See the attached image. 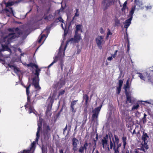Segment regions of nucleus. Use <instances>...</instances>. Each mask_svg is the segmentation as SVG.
<instances>
[{
  "mask_svg": "<svg viewBox=\"0 0 153 153\" xmlns=\"http://www.w3.org/2000/svg\"><path fill=\"white\" fill-rule=\"evenodd\" d=\"M62 44L59 49V51L58 54L54 58V60L48 66V68H50L54 63H56L58 60H60L59 64L60 65L62 71L63 70V67L64 66L63 61L62 59V58L64 57L65 55V51L66 48V45H65L63 48H62Z\"/></svg>",
  "mask_w": 153,
  "mask_h": 153,
  "instance_id": "nucleus-1",
  "label": "nucleus"
},
{
  "mask_svg": "<svg viewBox=\"0 0 153 153\" xmlns=\"http://www.w3.org/2000/svg\"><path fill=\"white\" fill-rule=\"evenodd\" d=\"M8 30L10 31H13V32L9 34L7 36L4 38V42H5V44L7 45L12 42L13 40L18 37L21 33L18 27L13 29L9 28Z\"/></svg>",
  "mask_w": 153,
  "mask_h": 153,
  "instance_id": "nucleus-2",
  "label": "nucleus"
},
{
  "mask_svg": "<svg viewBox=\"0 0 153 153\" xmlns=\"http://www.w3.org/2000/svg\"><path fill=\"white\" fill-rule=\"evenodd\" d=\"M101 107L102 105L100 106H99L97 108H95L94 110L92 111V112L93 114L92 117V121H97V120L98 116L99 114Z\"/></svg>",
  "mask_w": 153,
  "mask_h": 153,
  "instance_id": "nucleus-3",
  "label": "nucleus"
},
{
  "mask_svg": "<svg viewBox=\"0 0 153 153\" xmlns=\"http://www.w3.org/2000/svg\"><path fill=\"white\" fill-rule=\"evenodd\" d=\"M115 0H103L102 3V7L104 10H105L107 9L111 4H114Z\"/></svg>",
  "mask_w": 153,
  "mask_h": 153,
  "instance_id": "nucleus-4",
  "label": "nucleus"
},
{
  "mask_svg": "<svg viewBox=\"0 0 153 153\" xmlns=\"http://www.w3.org/2000/svg\"><path fill=\"white\" fill-rule=\"evenodd\" d=\"M33 85L36 89V91H39L41 89V87L39 85V76L37 78V76L33 78Z\"/></svg>",
  "mask_w": 153,
  "mask_h": 153,
  "instance_id": "nucleus-5",
  "label": "nucleus"
},
{
  "mask_svg": "<svg viewBox=\"0 0 153 153\" xmlns=\"http://www.w3.org/2000/svg\"><path fill=\"white\" fill-rule=\"evenodd\" d=\"M126 101L127 104H130V105L132 104L134 102V100L129 93L126 94Z\"/></svg>",
  "mask_w": 153,
  "mask_h": 153,
  "instance_id": "nucleus-6",
  "label": "nucleus"
},
{
  "mask_svg": "<svg viewBox=\"0 0 153 153\" xmlns=\"http://www.w3.org/2000/svg\"><path fill=\"white\" fill-rule=\"evenodd\" d=\"M103 36H99L96 39V43L98 47L100 48H102L101 44L103 41Z\"/></svg>",
  "mask_w": 153,
  "mask_h": 153,
  "instance_id": "nucleus-7",
  "label": "nucleus"
},
{
  "mask_svg": "<svg viewBox=\"0 0 153 153\" xmlns=\"http://www.w3.org/2000/svg\"><path fill=\"white\" fill-rule=\"evenodd\" d=\"M108 134H106L105 137H103V139L101 140L102 147L104 149L106 148L105 146L108 145Z\"/></svg>",
  "mask_w": 153,
  "mask_h": 153,
  "instance_id": "nucleus-8",
  "label": "nucleus"
},
{
  "mask_svg": "<svg viewBox=\"0 0 153 153\" xmlns=\"http://www.w3.org/2000/svg\"><path fill=\"white\" fill-rule=\"evenodd\" d=\"M88 146V143H87V141L85 142V143L83 145V146H81L79 148V152L80 153H84V150L85 151V152H86L87 150V147Z\"/></svg>",
  "mask_w": 153,
  "mask_h": 153,
  "instance_id": "nucleus-9",
  "label": "nucleus"
},
{
  "mask_svg": "<svg viewBox=\"0 0 153 153\" xmlns=\"http://www.w3.org/2000/svg\"><path fill=\"white\" fill-rule=\"evenodd\" d=\"M37 125L38 128H37V131L36 134V138L35 141L37 142L38 141L39 137L40 136L39 133V132L40 130L41 129L42 122L40 121L38 122Z\"/></svg>",
  "mask_w": 153,
  "mask_h": 153,
  "instance_id": "nucleus-10",
  "label": "nucleus"
},
{
  "mask_svg": "<svg viewBox=\"0 0 153 153\" xmlns=\"http://www.w3.org/2000/svg\"><path fill=\"white\" fill-rule=\"evenodd\" d=\"M4 12L7 14V15L8 16H10V14H13V11L11 7H6L4 8Z\"/></svg>",
  "mask_w": 153,
  "mask_h": 153,
  "instance_id": "nucleus-11",
  "label": "nucleus"
},
{
  "mask_svg": "<svg viewBox=\"0 0 153 153\" xmlns=\"http://www.w3.org/2000/svg\"><path fill=\"white\" fill-rule=\"evenodd\" d=\"M132 18L133 17L132 16H130L129 19L126 20L124 22L125 25L124 26V27L125 28H126L127 29L130 25L131 24V21L132 19Z\"/></svg>",
  "mask_w": 153,
  "mask_h": 153,
  "instance_id": "nucleus-12",
  "label": "nucleus"
},
{
  "mask_svg": "<svg viewBox=\"0 0 153 153\" xmlns=\"http://www.w3.org/2000/svg\"><path fill=\"white\" fill-rule=\"evenodd\" d=\"M51 129L49 126H46L44 130V134L45 136L49 137L50 136V134L49 133V131H50Z\"/></svg>",
  "mask_w": 153,
  "mask_h": 153,
  "instance_id": "nucleus-13",
  "label": "nucleus"
},
{
  "mask_svg": "<svg viewBox=\"0 0 153 153\" xmlns=\"http://www.w3.org/2000/svg\"><path fill=\"white\" fill-rule=\"evenodd\" d=\"M74 41L75 42H78L81 39L80 34L78 33H75L74 37Z\"/></svg>",
  "mask_w": 153,
  "mask_h": 153,
  "instance_id": "nucleus-14",
  "label": "nucleus"
},
{
  "mask_svg": "<svg viewBox=\"0 0 153 153\" xmlns=\"http://www.w3.org/2000/svg\"><path fill=\"white\" fill-rule=\"evenodd\" d=\"M35 143H36L35 141L33 142L31 144V147L30 148V150H24L23 152H21L20 153H30V150L31 149L34 148Z\"/></svg>",
  "mask_w": 153,
  "mask_h": 153,
  "instance_id": "nucleus-15",
  "label": "nucleus"
},
{
  "mask_svg": "<svg viewBox=\"0 0 153 153\" xmlns=\"http://www.w3.org/2000/svg\"><path fill=\"white\" fill-rule=\"evenodd\" d=\"M33 67H35V68H36L35 71V75L36 76H37V78H38V76H39V73L40 72L41 70L38 68V66L36 65L35 64H34Z\"/></svg>",
  "mask_w": 153,
  "mask_h": 153,
  "instance_id": "nucleus-16",
  "label": "nucleus"
},
{
  "mask_svg": "<svg viewBox=\"0 0 153 153\" xmlns=\"http://www.w3.org/2000/svg\"><path fill=\"white\" fill-rule=\"evenodd\" d=\"M129 88V80H128L126 83V85L124 86V89L125 90V94L129 93L127 91V90Z\"/></svg>",
  "mask_w": 153,
  "mask_h": 153,
  "instance_id": "nucleus-17",
  "label": "nucleus"
},
{
  "mask_svg": "<svg viewBox=\"0 0 153 153\" xmlns=\"http://www.w3.org/2000/svg\"><path fill=\"white\" fill-rule=\"evenodd\" d=\"M143 132V134L141 138L143 141H145L147 140L149 138V137L146 133H145L144 131Z\"/></svg>",
  "mask_w": 153,
  "mask_h": 153,
  "instance_id": "nucleus-18",
  "label": "nucleus"
},
{
  "mask_svg": "<svg viewBox=\"0 0 153 153\" xmlns=\"http://www.w3.org/2000/svg\"><path fill=\"white\" fill-rule=\"evenodd\" d=\"M72 145L73 146H77V144L79 143L78 140L75 137L73 138L72 139Z\"/></svg>",
  "mask_w": 153,
  "mask_h": 153,
  "instance_id": "nucleus-19",
  "label": "nucleus"
},
{
  "mask_svg": "<svg viewBox=\"0 0 153 153\" xmlns=\"http://www.w3.org/2000/svg\"><path fill=\"white\" fill-rule=\"evenodd\" d=\"M19 2V1H16L15 2L14 1H10V2H8L7 3H6V7H9L13 5L15 3H18Z\"/></svg>",
  "mask_w": 153,
  "mask_h": 153,
  "instance_id": "nucleus-20",
  "label": "nucleus"
},
{
  "mask_svg": "<svg viewBox=\"0 0 153 153\" xmlns=\"http://www.w3.org/2000/svg\"><path fill=\"white\" fill-rule=\"evenodd\" d=\"M8 66L10 68H13L14 72L16 74L19 73L20 71L19 70L18 68H16V67L14 65H9Z\"/></svg>",
  "mask_w": 153,
  "mask_h": 153,
  "instance_id": "nucleus-21",
  "label": "nucleus"
},
{
  "mask_svg": "<svg viewBox=\"0 0 153 153\" xmlns=\"http://www.w3.org/2000/svg\"><path fill=\"white\" fill-rule=\"evenodd\" d=\"M83 100H85V104L87 105L89 100V97L87 94H85L83 95Z\"/></svg>",
  "mask_w": 153,
  "mask_h": 153,
  "instance_id": "nucleus-22",
  "label": "nucleus"
},
{
  "mask_svg": "<svg viewBox=\"0 0 153 153\" xmlns=\"http://www.w3.org/2000/svg\"><path fill=\"white\" fill-rule=\"evenodd\" d=\"M71 125L70 123H69L68 125L67 124H66V126L65 128L63 129V133L64 134L65 131L67 130L68 127V133L69 132L71 129Z\"/></svg>",
  "mask_w": 153,
  "mask_h": 153,
  "instance_id": "nucleus-23",
  "label": "nucleus"
},
{
  "mask_svg": "<svg viewBox=\"0 0 153 153\" xmlns=\"http://www.w3.org/2000/svg\"><path fill=\"white\" fill-rule=\"evenodd\" d=\"M122 140L123 141V148H125L127 144L126 143V140H127V138L126 137L123 136L122 137Z\"/></svg>",
  "mask_w": 153,
  "mask_h": 153,
  "instance_id": "nucleus-24",
  "label": "nucleus"
},
{
  "mask_svg": "<svg viewBox=\"0 0 153 153\" xmlns=\"http://www.w3.org/2000/svg\"><path fill=\"white\" fill-rule=\"evenodd\" d=\"M135 1L136 2V4L135 5L134 7H133L132 9L131 10L130 12V14L131 15L130 16H132L133 17V14L134 12V10H135V8L136 5H138V2L137 1L136 2V0H135Z\"/></svg>",
  "mask_w": 153,
  "mask_h": 153,
  "instance_id": "nucleus-25",
  "label": "nucleus"
},
{
  "mask_svg": "<svg viewBox=\"0 0 153 153\" xmlns=\"http://www.w3.org/2000/svg\"><path fill=\"white\" fill-rule=\"evenodd\" d=\"M81 26L82 25H77L76 26L75 33H78V32L80 30L81 32L82 31V30L81 29Z\"/></svg>",
  "mask_w": 153,
  "mask_h": 153,
  "instance_id": "nucleus-26",
  "label": "nucleus"
},
{
  "mask_svg": "<svg viewBox=\"0 0 153 153\" xmlns=\"http://www.w3.org/2000/svg\"><path fill=\"white\" fill-rule=\"evenodd\" d=\"M46 114L47 117H50L51 116L52 113L50 109H49L48 108L46 111Z\"/></svg>",
  "mask_w": 153,
  "mask_h": 153,
  "instance_id": "nucleus-27",
  "label": "nucleus"
},
{
  "mask_svg": "<svg viewBox=\"0 0 153 153\" xmlns=\"http://www.w3.org/2000/svg\"><path fill=\"white\" fill-rule=\"evenodd\" d=\"M70 110L73 114H74L76 112V109L74 106H70Z\"/></svg>",
  "mask_w": 153,
  "mask_h": 153,
  "instance_id": "nucleus-28",
  "label": "nucleus"
},
{
  "mask_svg": "<svg viewBox=\"0 0 153 153\" xmlns=\"http://www.w3.org/2000/svg\"><path fill=\"white\" fill-rule=\"evenodd\" d=\"M59 21L65 24V23L64 22V20L61 17H59L55 20V22H58Z\"/></svg>",
  "mask_w": 153,
  "mask_h": 153,
  "instance_id": "nucleus-29",
  "label": "nucleus"
},
{
  "mask_svg": "<svg viewBox=\"0 0 153 153\" xmlns=\"http://www.w3.org/2000/svg\"><path fill=\"white\" fill-rule=\"evenodd\" d=\"M114 137L115 140V142L116 144H118L119 142V139L118 137L116 135L114 134Z\"/></svg>",
  "mask_w": 153,
  "mask_h": 153,
  "instance_id": "nucleus-30",
  "label": "nucleus"
},
{
  "mask_svg": "<svg viewBox=\"0 0 153 153\" xmlns=\"http://www.w3.org/2000/svg\"><path fill=\"white\" fill-rule=\"evenodd\" d=\"M31 84H30L26 88V92L27 95H29L30 94L29 89L31 86Z\"/></svg>",
  "mask_w": 153,
  "mask_h": 153,
  "instance_id": "nucleus-31",
  "label": "nucleus"
},
{
  "mask_svg": "<svg viewBox=\"0 0 153 153\" xmlns=\"http://www.w3.org/2000/svg\"><path fill=\"white\" fill-rule=\"evenodd\" d=\"M47 150V148L45 147L44 145H42V153H46Z\"/></svg>",
  "mask_w": 153,
  "mask_h": 153,
  "instance_id": "nucleus-32",
  "label": "nucleus"
},
{
  "mask_svg": "<svg viewBox=\"0 0 153 153\" xmlns=\"http://www.w3.org/2000/svg\"><path fill=\"white\" fill-rule=\"evenodd\" d=\"M77 101L78 100H76L72 101L71 102L70 106H74L75 107V106L76 105Z\"/></svg>",
  "mask_w": 153,
  "mask_h": 153,
  "instance_id": "nucleus-33",
  "label": "nucleus"
},
{
  "mask_svg": "<svg viewBox=\"0 0 153 153\" xmlns=\"http://www.w3.org/2000/svg\"><path fill=\"white\" fill-rule=\"evenodd\" d=\"M139 107V105L138 104H137L135 105H134L132 108L131 110L133 111L135 110H137L138 108Z\"/></svg>",
  "mask_w": 153,
  "mask_h": 153,
  "instance_id": "nucleus-34",
  "label": "nucleus"
},
{
  "mask_svg": "<svg viewBox=\"0 0 153 153\" xmlns=\"http://www.w3.org/2000/svg\"><path fill=\"white\" fill-rule=\"evenodd\" d=\"M79 16V9H76V13L75 14V15L73 17V19H74V18L76 17H77Z\"/></svg>",
  "mask_w": 153,
  "mask_h": 153,
  "instance_id": "nucleus-35",
  "label": "nucleus"
},
{
  "mask_svg": "<svg viewBox=\"0 0 153 153\" xmlns=\"http://www.w3.org/2000/svg\"><path fill=\"white\" fill-rule=\"evenodd\" d=\"M110 141V149H112L113 147V142H112V141L111 140V137H109Z\"/></svg>",
  "mask_w": 153,
  "mask_h": 153,
  "instance_id": "nucleus-36",
  "label": "nucleus"
},
{
  "mask_svg": "<svg viewBox=\"0 0 153 153\" xmlns=\"http://www.w3.org/2000/svg\"><path fill=\"white\" fill-rule=\"evenodd\" d=\"M123 79H120L119 80V86L122 87L123 82Z\"/></svg>",
  "mask_w": 153,
  "mask_h": 153,
  "instance_id": "nucleus-37",
  "label": "nucleus"
},
{
  "mask_svg": "<svg viewBox=\"0 0 153 153\" xmlns=\"http://www.w3.org/2000/svg\"><path fill=\"white\" fill-rule=\"evenodd\" d=\"M121 87H120V86H118L117 88V94H119L120 93V91H121Z\"/></svg>",
  "mask_w": 153,
  "mask_h": 153,
  "instance_id": "nucleus-38",
  "label": "nucleus"
},
{
  "mask_svg": "<svg viewBox=\"0 0 153 153\" xmlns=\"http://www.w3.org/2000/svg\"><path fill=\"white\" fill-rule=\"evenodd\" d=\"M45 37V35L44 34L41 36L40 38V39H39V40L38 41V42L39 43H40L41 42L42 40V39H43V37Z\"/></svg>",
  "mask_w": 153,
  "mask_h": 153,
  "instance_id": "nucleus-39",
  "label": "nucleus"
},
{
  "mask_svg": "<svg viewBox=\"0 0 153 153\" xmlns=\"http://www.w3.org/2000/svg\"><path fill=\"white\" fill-rule=\"evenodd\" d=\"M113 149L114 151V153H119L118 149H116V148L115 147H114Z\"/></svg>",
  "mask_w": 153,
  "mask_h": 153,
  "instance_id": "nucleus-40",
  "label": "nucleus"
},
{
  "mask_svg": "<svg viewBox=\"0 0 153 153\" xmlns=\"http://www.w3.org/2000/svg\"><path fill=\"white\" fill-rule=\"evenodd\" d=\"M138 76L141 79H142L144 81L145 80V77L143 76L142 74H141L140 75H138Z\"/></svg>",
  "mask_w": 153,
  "mask_h": 153,
  "instance_id": "nucleus-41",
  "label": "nucleus"
},
{
  "mask_svg": "<svg viewBox=\"0 0 153 153\" xmlns=\"http://www.w3.org/2000/svg\"><path fill=\"white\" fill-rule=\"evenodd\" d=\"M65 92V90H62V91H60L59 93V96L60 95H62Z\"/></svg>",
  "mask_w": 153,
  "mask_h": 153,
  "instance_id": "nucleus-42",
  "label": "nucleus"
},
{
  "mask_svg": "<svg viewBox=\"0 0 153 153\" xmlns=\"http://www.w3.org/2000/svg\"><path fill=\"white\" fill-rule=\"evenodd\" d=\"M77 146H73L72 150L74 151V153L76 151L77 149Z\"/></svg>",
  "mask_w": 153,
  "mask_h": 153,
  "instance_id": "nucleus-43",
  "label": "nucleus"
},
{
  "mask_svg": "<svg viewBox=\"0 0 153 153\" xmlns=\"http://www.w3.org/2000/svg\"><path fill=\"white\" fill-rule=\"evenodd\" d=\"M142 146L144 148H145L146 149H148L149 148L148 146H146L145 145H144L142 143Z\"/></svg>",
  "mask_w": 153,
  "mask_h": 153,
  "instance_id": "nucleus-44",
  "label": "nucleus"
},
{
  "mask_svg": "<svg viewBox=\"0 0 153 153\" xmlns=\"http://www.w3.org/2000/svg\"><path fill=\"white\" fill-rule=\"evenodd\" d=\"M142 120L143 123V124H145L146 122V117H143L142 118Z\"/></svg>",
  "mask_w": 153,
  "mask_h": 153,
  "instance_id": "nucleus-45",
  "label": "nucleus"
},
{
  "mask_svg": "<svg viewBox=\"0 0 153 153\" xmlns=\"http://www.w3.org/2000/svg\"><path fill=\"white\" fill-rule=\"evenodd\" d=\"M117 147L116 148V149H118L121 146V143H118V144H117Z\"/></svg>",
  "mask_w": 153,
  "mask_h": 153,
  "instance_id": "nucleus-46",
  "label": "nucleus"
},
{
  "mask_svg": "<svg viewBox=\"0 0 153 153\" xmlns=\"http://www.w3.org/2000/svg\"><path fill=\"white\" fill-rule=\"evenodd\" d=\"M32 112H33V109L31 107H30L29 108V113L30 114Z\"/></svg>",
  "mask_w": 153,
  "mask_h": 153,
  "instance_id": "nucleus-47",
  "label": "nucleus"
},
{
  "mask_svg": "<svg viewBox=\"0 0 153 153\" xmlns=\"http://www.w3.org/2000/svg\"><path fill=\"white\" fill-rule=\"evenodd\" d=\"M117 50L115 51L114 53L113 54H112V56L113 57V58H115L116 57V56L117 54Z\"/></svg>",
  "mask_w": 153,
  "mask_h": 153,
  "instance_id": "nucleus-48",
  "label": "nucleus"
},
{
  "mask_svg": "<svg viewBox=\"0 0 153 153\" xmlns=\"http://www.w3.org/2000/svg\"><path fill=\"white\" fill-rule=\"evenodd\" d=\"M34 64L33 63H30V64L27 65V66L28 67H33Z\"/></svg>",
  "mask_w": 153,
  "mask_h": 153,
  "instance_id": "nucleus-49",
  "label": "nucleus"
},
{
  "mask_svg": "<svg viewBox=\"0 0 153 153\" xmlns=\"http://www.w3.org/2000/svg\"><path fill=\"white\" fill-rule=\"evenodd\" d=\"M146 77L147 78H149V77H150V74H148V73H147V72H146ZM148 81L149 82H150V81H151V79H150L149 78L148 79Z\"/></svg>",
  "mask_w": 153,
  "mask_h": 153,
  "instance_id": "nucleus-50",
  "label": "nucleus"
},
{
  "mask_svg": "<svg viewBox=\"0 0 153 153\" xmlns=\"http://www.w3.org/2000/svg\"><path fill=\"white\" fill-rule=\"evenodd\" d=\"M51 27H46L44 30H46L47 33H49V31L50 30Z\"/></svg>",
  "mask_w": 153,
  "mask_h": 153,
  "instance_id": "nucleus-51",
  "label": "nucleus"
},
{
  "mask_svg": "<svg viewBox=\"0 0 153 153\" xmlns=\"http://www.w3.org/2000/svg\"><path fill=\"white\" fill-rule=\"evenodd\" d=\"M139 149L140 150H142L144 152H146V151L145 150V149L142 146L140 148V149Z\"/></svg>",
  "mask_w": 153,
  "mask_h": 153,
  "instance_id": "nucleus-52",
  "label": "nucleus"
},
{
  "mask_svg": "<svg viewBox=\"0 0 153 153\" xmlns=\"http://www.w3.org/2000/svg\"><path fill=\"white\" fill-rule=\"evenodd\" d=\"M27 101L28 102H30V97L29 96V95H27Z\"/></svg>",
  "mask_w": 153,
  "mask_h": 153,
  "instance_id": "nucleus-53",
  "label": "nucleus"
},
{
  "mask_svg": "<svg viewBox=\"0 0 153 153\" xmlns=\"http://www.w3.org/2000/svg\"><path fill=\"white\" fill-rule=\"evenodd\" d=\"M127 4V1H125V2L123 4V6L124 7V8L126 7Z\"/></svg>",
  "mask_w": 153,
  "mask_h": 153,
  "instance_id": "nucleus-54",
  "label": "nucleus"
},
{
  "mask_svg": "<svg viewBox=\"0 0 153 153\" xmlns=\"http://www.w3.org/2000/svg\"><path fill=\"white\" fill-rule=\"evenodd\" d=\"M113 57L111 56L109 57L107 59L108 60V61H111Z\"/></svg>",
  "mask_w": 153,
  "mask_h": 153,
  "instance_id": "nucleus-55",
  "label": "nucleus"
},
{
  "mask_svg": "<svg viewBox=\"0 0 153 153\" xmlns=\"http://www.w3.org/2000/svg\"><path fill=\"white\" fill-rule=\"evenodd\" d=\"M100 32L101 33H104V31L103 28L102 27L100 28Z\"/></svg>",
  "mask_w": 153,
  "mask_h": 153,
  "instance_id": "nucleus-56",
  "label": "nucleus"
},
{
  "mask_svg": "<svg viewBox=\"0 0 153 153\" xmlns=\"http://www.w3.org/2000/svg\"><path fill=\"white\" fill-rule=\"evenodd\" d=\"M146 8L147 10H148L149 9H151L152 8V6H146Z\"/></svg>",
  "mask_w": 153,
  "mask_h": 153,
  "instance_id": "nucleus-57",
  "label": "nucleus"
},
{
  "mask_svg": "<svg viewBox=\"0 0 153 153\" xmlns=\"http://www.w3.org/2000/svg\"><path fill=\"white\" fill-rule=\"evenodd\" d=\"M111 34H112L110 32V30H109L108 31V33H107V37H108L109 35H111Z\"/></svg>",
  "mask_w": 153,
  "mask_h": 153,
  "instance_id": "nucleus-58",
  "label": "nucleus"
},
{
  "mask_svg": "<svg viewBox=\"0 0 153 153\" xmlns=\"http://www.w3.org/2000/svg\"><path fill=\"white\" fill-rule=\"evenodd\" d=\"M59 153H64L63 152V150L62 149H61L59 150ZM65 153H66V152Z\"/></svg>",
  "mask_w": 153,
  "mask_h": 153,
  "instance_id": "nucleus-59",
  "label": "nucleus"
},
{
  "mask_svg": "<svg viewBox=\"0 0 153 153\" xmlns=\"http://www.w3.org/2000/svg\"><path fill=\"white\" fill-rule=\"evenodd\" d=\"M144 143L143 144L144 145H145L146 146H148V145H147V142H146V141H144Z\"/></svg>",
  "mask_w": 153,
  "mask_h": 153,
  "instance_id": "nucleus-60",
  "label": "nucleus"
},
{
  "mask_svg": "<svg viewBox=\"0 0 153 153\" xmlns=\"http://www.w3.org/2000/svg\"><path fill=\"white\" fill-rule=\"evenodd\" d=\"M31 10V9H30L28 12H27V13H26V15H25V17L26 15L28 13H29V12H30Z\"/></svg>",
  "mask_w": 153,
  "mask_h": 153,
  "instance_id": "nucleus-61",
  "label": "nucleus"
},
{
  "mask_svg": "<svg viewBox=\"0 0 153 153\" xmlns=\"http://www.w3.org/2000/svg\"><path fill=\"white\" fill-rule=\"evenodd\" d=\"M136 132H135V130L134 129L132 132V134H136Z\"/></svg>",
  "mask_w": 153,
  "mask_h": 153,
  "instance_id": "nucleus-62",
  "label": "nucleus"
},
{
  "mask_svg": "<svg viewBox=\"0 0 153 153\" xmlns=\"http://www.w3.org/2000/svg\"><path fill=\"white\" fill-rule=\"evenodd\" d=\"M111 136L112 137V140L113 142H115V141L114 140V137H113V135L112 134H111Z\"/></svg>",
  "mask_w": 153,
  "mask_h": 153,
  "instance_id": "nucleus-63",
  "label": "nucleus"
},
{
  "mask_svg": "<svg viewBox=\"0 0 153 153\" xmlns=\"http://www.w3.org/2000/svg\"><path fill=\"white\" fill-rule=\"evenodd\" d=\"M115 143H116V142H114L113 143V147H115V148H116V146H115V144H116Z\"/></svg>",
  "mask_w": 153,
  "mask_h": 153,
  "instance_id": "nucleus-64",
  "label": "nucleus"
}]
</instances>
